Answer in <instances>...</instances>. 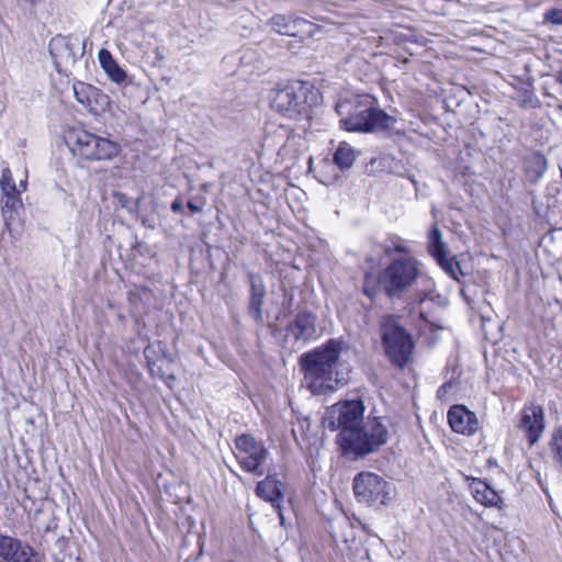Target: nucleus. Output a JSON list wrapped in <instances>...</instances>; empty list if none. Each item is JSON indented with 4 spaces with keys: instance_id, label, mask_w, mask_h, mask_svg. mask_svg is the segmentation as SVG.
Instances as JSON below:
<instances>
[{
    "instance_id": "9",
    "label": "nucleus",
    "mask_w": 562,
    "mask_h": 562,
    "mask_svg": "<svg viewBox=\"0 0 562 562\" xmlns=\"http://www.w3.org/2000/svg\"><path fill=\"white\" fill-rule=\"evenodd\" d=\"M387 483L378 474L361 472L353 480V492L357 499L368 505L384 504L387 496Z\"/></svg>"
},
{
    "instance_id": "12",
    "label": "nucleus",
    "mask_w": 562,
    "mask_h": 562,
    "mask_svg": "<svg viewBox=\"0 0 562 562\" xmlns=\"http://www.w3.org/2000/svg\"><path fill=\"white\" fill-rule=\"evenodd\" d=\"M72 89L76 100L93 114L109 105V97L92 85L76 81Z\"/></svg>"
},
{
    "instance_id": "39",
    "label": "nucleus",
    "mask_w": 562,
    "mask_h": 562,
    "mask_svg": "<svg viewBox=\"0 0 562 562\" xmlns=\"http://www.w3.org/2000/svg\"><path fill=\"white\" fill-rule=\"evenodd\" d=\"M136 205H137V207L140 205V199H138V200L136 201Z\"/></svg>"
},
{
    "instance_id": "10",
    "label": "nucleus",
    "mask_w": 562,
    "mask_h": 562,
    "mask_svg": "<svg viewBox=\"0 0 562 562\" xmlns=\"http://www.w3.org/2000/svg\"><path fill=\"white\" fill-rule=\"evenodd\" d=\"M427 249L441 269L452 279L459 280L463 276L459 262L454 257H448L447 245L438 226H434L427 236Z\"/></svg>"
},
{
    "instance_id": "33",
    "label": "nucleus",
    "mask_w": 562,
    "mask_h": 562,
    "mask_svg": "<svg viewBox=\"0 0 562 562\" xmlns=\"http://www.w3.org/2000/svg\"><path fill=\"white\" fill-rule=\"evenodd\" d=\"M171 210L176 213L178 212H181L183 210V204L180 200H175L172 203H171Z\"/></svg>"
},
{
    "instance_id": "30",
    "label": "nucleus",
    "mask_w": 562,
    "mask_h": 562,
    "mask_svg": "<svg viewBox=\"0 0 562 562\" xmlns=\"http://www.w3.org/2000/svg\"><path fill=\"white\" fill-rule=\"evenodd\" d=\"M144 355L147 360L148 368L151 371L153 375L158 374L160 372V367H158L157 371H156V369H155L156 361L154 360L155 350L153 349V347H150V346L146 347L144 350Z\"/></svg>"
},
{
    "instance_id": "40",
    "label": "nucleus",
    "mask_w": 562,
    "mask_h": 562,
    "mask_svg": "<svg viewBox=\"0 0 562 562\" xmlns=\"http://www.w3.org/2000/svg\"><path fill=\"white\" fill-rule=\"evenodd\" d=\"M484 358H485V360H487V351L486 350H484Z\"/></svg>"
},
{
    "instance_id": "3",
    "label": "nucleus",
    "mask_w": 562,
    "mask_h": 562,
    "mask_svg": "<svg viewBox=\"0 0 562 562\" xmlns=\"http://www.w3.org/2000/svg\"><path fill=\"white\" fill-rule=\"evenodd\" d=\"M336 111L339 115L347 114L340 119V125L349 132H392L396 123L395 117L363 102L345 101L336 105Z\"/></svg>"
},
{
    "instance_id": "26",
    "label": "nucleus",
    "mask_w": 562,
    "mask_h": 562,
    "mask_svg": "<svg viewBox=\"0 0 562 562\" xmlns=\"http://www.w3.org/2000/svg\"><path fill=\"white\" fill-rule=\"evenodd\" d=\"M11 561L12 562H38V558L34 553V551L31 547L23 546L21 543L19 546V549L14 553V558H12Z\"/></svg>"
},
{
    "instance_id": "16",
    "label": "nucleus",
    "mask_w": 562,
    "mask_h": 562,
    "mask_svg": "<svg viewBox=\"0 0 562 562\" xmlns=\"http://www.w3.org/2000/svg\"><path fill=\"white\" fill-rule=\"evenodd\" d=\"M282 486V482L277 480L276 476L268 475L265 480L260 481L256 487V493L260 498L278 507L281 525L284 524V517L279 506L280 499L283 497Z\"/></svg>"
},
{
    "instance_id": "6",
    "label": "nucleus",
    "mask_w": 562,
    "mask_h": 562,
    "mask_svg": "<svg viewBox=\"0 0 562 562\" xmlns=\"http://www.w3.org/2000/svg\"><path fill=\"white\" fill-rule=\"evenodd\" d=\"M380 333L386 357L393 364L404 368L413 356L412 336L393 315H385L381 318Z\"/></svg>"
},
{
    "instance_id": "31",
    "label": "nucleus",
    "mask_w": 562,
    "mask_h": 562,
    "mask_svg": "<svg viewBox=\"0 0 562 562\" xmlns=\"http://www.w3.org/2000/svg\"><path fill=\"white\" fill-rule=\"evenodd\" d=\"M494 507H497L501 510L507 507L505 498L502 497L496 491H494Z\"/></svg>"
},
{
    "instance_id": "42",
    "label": "nucleus",
    "mask_w": 562,
    "mask_h": 562,
    "mask_svg": "<svg viewBox=\"0 0 562 562\" xmlns=\"http://www.w3.org/2000/svg\"><path fill=\"white\" fill-rule=\"evenodd\" d=\"M76 562H81V561H80V558H77V559H76Z\"/></svg>"
},
{
    "instance_id": "34",
    "label": "nucleus",
    "mask_w": 562,
    "mask_h": 562,
    "mask_svg": "<svg viewBox=\"0 0 562 562\" xmlns=\"http://www.w3.org/2000/svg\"><path fill=\"white\" fill-rule=\"evenodd\" d=\"M426 303V297H422L419 299V315L422 318L424 319H427V316H426V310L424 308V304Z\"/></svg>"
},
{
    "instance_id": "21",
    "label": "nucleus",
    "mask_w": 562,
    "mask_h": 562,
    "mask_svg": "<svg viewBox=\"0 0 562 562\" xmlns=\"http://www.w3.org/2000/svg\"><path fill=\"white\" fill-rule=\"evenodd\" d=\"M22 206L23 203L20 194L3 195L1 212L7 225H9V222L13 220L18 210H20Z\"/></svg>"
},
{
    "instance_id": "28",
    "label": "nucleus",
    "mask_w": 562,
    "mask_h": 562,
    "mask_svg": "<svg viewBox=\"0 0 562 562\" xmlns=\"http://www.w3.org/2000/svg\"><path fill=\"white\" fill-rule=\"evenodd\" d=\"M544 20L554 25L562 26V8L550 9L544 13Z\"/></svg>"
},
{
    "instance_id": "41",
    "label": "nucleus",
    "mask_w": 562,
    "mask_h": 562,
    "mask_svg": "<svg viewBox=\"0 0 562 562\" xmlns=\"http://www.w3.org/2000/svg\"><path fill=\"white\" fill-rule=\"evenodd\" d=\"M486 462H487L488 465L492 464V460L491 459H488Z\"/></svg>"
},
{
    "instance_id": "4",
    "label": "nucleus",
    "mask_w": 562,
    "mask_h": 562,
    "mask_svg": "<svg viewBox=\"0 0 562 562\" xmlns=\"http://www.w3.org/2000/svg\"><path fill=\"white\" fill-rule=\"evenodd\" d=\"M420 273V262L413 256L393 258L379 276V288L389 297H398L409 289Z\"/></svg>"
},
{
    "instance_id": "35",
    "label": "nucleus",
    "mask_w": 562,
    "mask_h": 562,
    "mask_svg": "<svg viewBox=\"0 0 562 562\" xmlns=\"http://www.w3.org/2000/svg\"><path fill=\"white\" fill-rule=\"evenodd\" d=\"M188 209L191 211V213H201L202 207L191 201L188 202Z\"/></svg>"
},
{
    "instance_id": "13",
    "label": "nucleus",
    "mask_w": 562,
    "mask_h": 562,
    "mask_svg": "<svg viewBox=\"0 0 562 562\" xmlns=\"http://www.w3.org/2000/svg\"><path fill=\"white\" fill-rule=\"evenodd\" d=\"M448 423L454 432L470 436L479 429V420L474 413L463 405H453L448 411Z\"/></svg>"
},
{
    "instance_id": "25",
    "label": "nucleus",
    "mask_w": 562,
    "mask_h": 562,
    "mask_svg": "<svg viewBox=\"0 0 562 562\" xmlns=\"http://www.w3.org/2000/svg\"><path fill=\"white\" fill-rule=\"evenodd\" d=\"M0 187L2 190L3 195L4 194H20L21 191L16 188L12 173L9 169H4L2 171V176L0 179Z\"/></svg>"
},
{
    "instance_id": "37",
    "label": "nucleus",
    "mask_w": 562,
    "mask_h": 562,
    "mask_svg": "<svg viewBox=\"0 0 562 562\" xmlns=\"http://www.w3.org/2000/svg\"><path fill=\"white\" fill-rule=\"evenodd\" d=\"M19 187H20V189H19L20 191L25 190L26 189V181H21Z\"/></svg>"
},
{
    "instance_id": "2",
    "label": "nucleus",
    "mask_w": 562,
    "mask_h": 562,
    "mask_svg": "<svg viewBox=\"0 0 562 562\" xmlns=\"http://www.w3.org/2000/svg\"><path fill=\"white\" fill-rule=\"evenodd\" d=\"M340 352V344L329 340L324 346L300 357V366L304 373L303 386L313 395L334 392L342 383L344 379L337 371Z\"/></svg>"
},
{
    "instance_id": "14",
    "label": "nucleus",
    "mask_w": 562,
    "mask_h": 562,
    "mask_svg": "<svg viewBox=\"0 0 562 562\" xmlns=\"http://www.w3.org/2000/svg\"><path fill=\"white\" fill-rule=\"evenodd\" d=\"M316 316L310 312H301L286 327V336L295 341H307L316 335Z\"/></svg>"
},
{
    "instance_id": "15",
    "label": "nucleus",
    "mask_w": 562,
    "mask_h": 562,
    "mask_svg": "<svg viewBox=\"0 0 562 562\" xmlns=\"http://www.w3.org/2000/svg\"><path fill=\"white\" fill-rule=\"evenodd\" d=\"M269 23L277 33L286 36H299L312 26L305 19L286 14H274Z\"/></svg>"
},
{
    "instance_id": "7",
    "label": "nucleus",
    "mask_w": 562,
    "mask_h": 562,
    "mask_svg": "<svg viewBox=\"0 0 562 562\" xmlns=\"http://www.w3.org/2000/svg\"><path fill=\"white\" fill-rule=\"evenodd\" d=\"M68 142L74 154L86 160H110L121 151V146L108 138L97 136L86 130H72Z\"/></svg>"
},
{
    "instance_id": "1",
    "label": "nucleus",
    "mask_w": 562,
    "mask_h": 562,
    "mask_svg": "<svg viewBox=\"0 0 562 562\" xmlns=\"http://www.w3.org/2000/svg\"><path fill=\"white\" fill-rule=\"evenodd\" d=\"M366 407L361 400L340 401L324 417V425L331 431L339 430L337 441L345 454L366 456L387 441V426L381 417L369 416L364 423Z\"/></svg>"
},
{
    "instance_id": "20",
    "label": "nucleus",
    "mask_w": 562,
    "mask_h": 562,
    "mask_svg": "<svg viewBox=\"0 0 562 562\" xmlns=\"http://www.w3.org/2000/svg\"><path fill=\"white\" fill-rule=\"evenodd\" d=\"M548 446L554 464L562 470V425L552 430Z\"/></svg>"
},
{
    "instance_id": "36",
    "label": "nucleus",
    "mask_w": 562,
    "mask_h": 562,
    "mask_svg": "<svg viewBox=\"0 0 562 562\" xmlns=\"http://www.w3.org/2000/svg\"><path fill=\"white\" fill-rule=\"evenodd\" d=\"M557 82L562 86V70H560L557 75Z\"/></svg>"
},
{
    "instance_id": "18",
    "label": "nucleus",
    "mask_w": 562,
    "mask_h": 562,
    "mask_svg": "<svg viewBox=\"0 0 562 562\" xmlns=\"http://www.w3.org/2000/svg\"><path fill=\"white\" fill-rule=\"evenodd\" d=\"M547 158L540 153H532L525 158L524 170L527 179L536 183L547 170Z\"/></svg>"
},
{
    "instance_id": "24",
    "label": "nucleus",
    "mask_w": 562,
    "mask_h": 562,
    "mask_svg": "<svg viewBox=\"0 0 562 562\" xmlns=\"http://www.w3.org/2000/svg\"><path fill=\"white\" fill-rule=\"evenodd\" d=\"M20 544L19 540L0 535V560L11 561Z\"/></svg>"
},
{
    "instance_id": "8",
    "label": "nucleus",
    "mask_w": 562,
    "mask_h": 562,
    "mask_svg": "<svg viewBox=\"0 0 562 562\" xmlns=\"http://www.w3.org/2000/svg\"><path fill=\"white\" fill-rule=\"evenodd\" d=\"M235 445L240 467L247 472L262 475L265 473L263 464L269 456L265 446L250 435L238 436Z\"/></svg>"
},
{
    "instance_id": "11",
    "label": "nucleus",
    "mask_w": 562,
    "mask_h": 562,
    "mask_svg": "<svg viewBox=\"0 0 562 562\" xmlns=\"http://www.w3.org/2000/svg\"><path fill=\"white\" fill-rule=\"evenodd\" d=\"M519 427L525 431L530 446L538 442L544 430V413L540 405L530 403L520 413Z\"/></svg>"
},
{
    "instance_id": "22",
    "label": "nucleus",
    "mask_w": 562,
    "mask_h": 562,
    "mask_svg": "<svg viewBox=\"0 0 562 562\" xmlns=\"http://www.w3.org/2000/svg\"><path fill=\"white\" fill-rule=\"evenodd\" d=\"M470 490L477 503L485 507H488L492 504L488 497V495L492 494V488L486 482L480 479H472V482L470 483Z\"/></svg>"
},
{
    "instance_id": "27",
    "label": "nucleus",
    "mask_w": 562,
    "mask_h": 562,
    "mask_svg": "<svg viewBox=\"0 0 562 562\" xmlns=\"http://www.w3.org/2000/svg\"><path fill=\"white\" fill-rule=\"evenodd\" d=\"M55 57L57 66L61 64L69 66L76 63V55L69 49L68 44H66L63 50L56 54Z\"/></svg>"
},
{
    "instance_id": "23",
    "label": "nucleus",
    "mask_w": 562,
    "mask_h": 562,
    "mask_svg": "<svg viewBox=\"0 0 562 562\" xmlns=\"http://www.w3.org/2000/svg\"><path fill=\"white\" fill-rule=\"evenodd\" d=\"M355 158L356 154L353 148L346 143L340 144L334 155V161L340 169L350 168Z\"/></svg>"
},
{
    "instance_id": "32",
    "label": "nucleus",
    "mask_w": 562,
    "mask_h": 562,
    "mask_svg": "<svg viewBox=\"0 0 562 562\" xmlns=\"http://www.w3.org/2000/svg\"><path fill=\"white\" fill-rule=\"evenodd\" d=\"M114 196H115V199L117 200L119 204L122 207L128 209L130 199H128V196L126 194L121 193V192H116L114 194Z\"/></svg>"
},
{
    "instance_id": "38",
    "label": "nucleus",
    "mask_w": 562,
    "mask_h": 562,
    "mask_svg": "<svg viewBox=\"0 0 562 562\" xmlns=\"http://www.w3.org/2000/svg\"><path fill=\"white\" fill-rule=\"evenodd\" d=\"M364 293L368 295V296H372L373 294L370 293V291L368 290V288L364 289Z\"/></svg>"
},
{
    "instance_id": "29",
    "label": "nucleus",
    "mask_w": 562,
    "mask_h": 562,
    "mask_svg": "<svg viewBox=\"0 0 562 562\" xmlns=\"http://www.w3.org/2000/svg\"><path fill=\"white\" fill-rule=\"evenodd\" d=\"M393 252L401 254L402 256H409V249L402 241L394 243L393 246H386L384 248V254L387 257H391Z\"/></svg>"
},
{
    "instance_id": "19",
    "label": "nucleus",
    "mask_w": 562,
    "mask_h": 562,
    "mask_svg": "<svg viewBox=\"0 0 562 562\" xmlns=\"http://www.w3.org/2000/svg\"><path fill=\"white\" fill-rule=\"evenodd\" d=\"M98 58L101 67L113 82L122 83L126 80L127 75L125 70L119 66L108 49H101Z\"/></svg>"
},
{
    "instance_id": "5",
    "label": "nucleus",
    "mask_w": 562,
    "mask_h": 562,
    "mask_svg": "<svg viewBox=\"0 0 562 562\" xmlns=\"http://www.w3.org/2000/svg\"><path fill=\"white\" fill-rule=\"evenodd\" d=\"M316 102V93L307 82L295 81L274 91L271 109L290 119L307 115Z\"/></svg>"
},
{
    "instance_id": "17",
    "label": "nucleus",
    "mask_w": 562,
    "mask_h": 562,
    "mask_svg": "<svg viewBox=\"0 0 562 562\" xmlns=\"http://www.w3.org/2000/svg\"><path fill=\"white\" fill-rule=\"evenodd\" d=\"M250 283L249 314L259 322L262 319V303L266 295V288L262 279L254 273H248Z\"/></svg>"
}]
</instances>
